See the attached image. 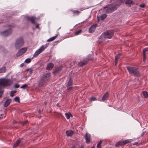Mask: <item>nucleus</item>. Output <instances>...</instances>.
Masks as SVG:
<instances>
[{"label":"nucleus","instance_id":"f257e3e1","mask_svg":"<svg viewBox=\"0 0 148 148\" xmlns=\"http://www.w3.org/2000/svg\"><path fill=\"white\" fill-rule=\"evenodd\" d=\"M129 73H131L134 76L139 77L140 75L139 72L137 69L131 66H127L126 67Z\"/></svg>","mask_w":148,"mask_h":148},{"label":"nucleus","instance_id":"f03ea898","mask_svg":"<svg viewBox=\"0 0 148 148\" xmlns=\"http://www.w3.org/2000/svg\"><path fill=\"white\" fill-rule=\"evenodd\" d=\"M119 5H109L105 7L104 8H107L106 9V12L107 13H109L112 12L116 10Z\"/></svg>","mask_w":148,"mask_h":148},{"label":"nucleus","instance_id":"7ed1b4c3","mask_svg":"<svg viewBox=\"0 0 148 148\" xmlns=\"http://www.w3.org/2000/svg\"><path fill=\"white\" fill-rule=\"evenodd\" d=\"M13 83L12 80L3 79L0 80V86L4 87L10 86Z\"/></svg>","mask_w":148,"mask_h":148},{"label":"nucleus","instance_id":"20e7f679","mask_svg":"<svg viewBox=\"0 0 148 148\" xmlns=\"http://www.w3.org/2000/svg\"><path fill=\"white\" fill-rule=\"evenodd\" d=\"M24 44V41L22 37H20L16 40L15 44V47L16 49H18L22 47Z\"/></svg>","mask_w":148,"mask_h":148},{"label":"nucleus","instance_id":"39448f33","mask_svg":"<svg viewBox=\"0 0 148 148\" xmlns=\"http://www.w3.org/2000/svg\"><path fill=\"white\" fill-rule=\"evenodd\" d=\"M114 34V32L113 30H109L103 34L101 36H103L105 38L110 39L112 38Z\"/></svg>","mask_w":148,"mask_h":148},{"label":"nucleus","instance_id":"423d86ee","mask_svg":"<svg viewBox=\"0 0 148 148\" xmlns=\"http://www.w3.org/2000/svg\"><path fill=\"white\" fill-rule=\"evenodd\" d=\"M46 47H47L45 45H43L38 50L35 52L34 54V57H37L45 49Z\"/></svg>","mask_w":148,"mask_h":148},{"label":"nucleus","instance_id":"0eeeda50","mask_svg":"<svg viewBox=\"0 0 148 148\" xmlns=\"http://www.w3.org/2000/svg\"><path fill=\"white\" fill-rule=\"evenodd\" d=\"M130 142L129 140H126L123 141H119L115 144V147H118L120 146L125 145L126 144L129 143Z\"/></svg>","mask_w":148,"mask_h":148},{"label":"nucleus","instance_id":"6e6552de","mask_svg":"<svg viewBox=\"0 0 148 148\" xmlns=\"http://www.w3.org/2000/svg\"><path fill=\"white\" fill-rule=\"evenodd\" d=\"M12 31L10 28V29L7 30L1 33V36H7L10 35L12 33Z\"/></svg>","mask_w":148,"mask_h":148},{"label":"nucleus","instance_id":"1a4fd4ad","mask_svg":"<svg viewBox=\"0 0 148 148\" xmlns=\"http://www.w3.org/2000/svg\"><path fill=\"white\" fill-rule=\"evenodd\" d=\"M27 50V48H23L20 50L16 54V56L19 57L25 53Z\"/></svg>","mask_w":148,"mask_h":148},{"label":"nucleus","instance_id":"9d476101","mask_svg":"<svg viewBox=\"0 0 148 148\" xmlns=\"http://www.w3.org/2000/svg\"><path fill=\"white\" fill-rule=\"evenodd\" d=\"M97 26V24H95L91 26L89 29V32L90 33L93 32L95 30Z\"/></svg>","mask_w":148,"mask_h":148},{"label":"nucleus","instance_id":"9b49d317","mask_svg":"<svg viewBox=\"0 0 148 148\" xmlns=\"http://www.w3.org/2000/svg\"><path fill=\"white\" fill-rule=\"evenodd\" d=\"M89 60V59L86 58H84L83 61H81L80 62H78V65H85L88 63Z\"/></svg>","mask_w":148,"mask_h":148},{"label":"nucleus","instance_id":"f8f14e48","mask_svg":"<svg viewBox=\"0 0 148 148\" xmlns=\"http://www.w3.org/2000/svg\"><path fill=\"white\" fill-rule=\"evenodd\" d=\"M50 75L51 73H48L42 76V77L46 82L49 79Z\"/></svg>","mask_w":148,"mask_h":148},{"label":"nucleus","instance_id":"ddd939ff","mask_svg":"<svg viewBox=\"0 0 148 148\" xmlns=\"http://www.w3.org/2000/svg\"><path fill=\"white\" fill-rule=\"evenodd\" d=\"M85 139L87 143H89L90 140V134H89L88 133H86L85 136Z\"/></svg>","mask_w":148,"mask_h":148},{"label":"nucleus","instance_id":"4468645a","mask_svg":"<svg viewBox=\"0 0 148 148\" xmlns=\"http://www.w3.org/2000/svg\"><path fill=\"white\" fill-rule=\"evenodd\" d=\"M62 67L61 66H60L58 67H56L54 71L53 72V74H56L58 73L62 70Z\"/></svg>","mask_w":148,"mask_h":148},{"label":"nucleus","instance_id":"2eb2a0df","mask_svg":"<svg viewBox=\"0 0 148 148\" xmlns=\"http://www.w3.org/2000/svg\"><path fill=\"white\" fill-rule=\"evenodd\" d=\"M46 82V81L42 77L40 80L39 81L38 86L40 87L43 85Z\"/></svg>","mask_w":148,"mask_h":148},{"label":"nucleus","instance_id":"dca6fc26","mask_svg":"<svg viewBox=\"0 0 148 148\" xmlns=\"http://www.w3.org/2000/svg\"><path fill=\"white\" fill-rule=\"evenodd\" d=\"M27 19L28 20L30 21L32 23L35 24L36 23L35 21L36 18L35 17H27Z\"/></svg>","mask_w":148,"mask_h":148},{"label":"nucleus","instance_id":"f3484780","mask_svg":"<svg viewBox=\"0 0 148 148\" xmlns=\"http://www.w3.org/2000/svg\"><path fill=\"white\" fill-rule=\"evenodd\" d=\"M11 101V99H7L3 105V106L4 107H6L10 105Z\"/></svg>","mask_w":148,"mask_h":148},{"label":"nucleus","instance_id":"a211bd4d","mask_svg":"<svg viewBox=\"0 0 148 148\" xmlns=\"http://www.w3.org/2000/svg\"><path fill=\"white\" fill-rule=\"evenodd\" d=\"M109 97V93L108 92H106L103 96L102 99V101H104L107 100V99Z\"/></svg>","mask_w":148,"mask_h":148},{"label":"nucleus","instance_id":"6ab92c4d","mask_svg":"<svg viewBox=\"0 0 148 148\" xmlns=\"http://www.w3.org/2000/svg\"><path fill=\"white\" fill-rule=\"evenodd\" d=\"M66 133L67 136H70L74 134V132L72 130H67L66 132Z\"/></svg>","mask_w":148,"mask_h":148},{"label":"nucleus","instance_id":"aec40b11","mask_svg":"<svg viewBox=\"0 0 148 148\" xmlns=\"http://www.w3.org/2000/svg\"><path fill=\"white\" fill-rule=\"evenodd\" d=\"M121 54L120 53L118 54L116 56L115 58V65H116L117 64L118 60L119 59L121 56Z\"/></svg>","mask_w":148,"mask_h":148},{"label":"nucleus","instance_id":"412c9836","mask_svg":"<svg viewBox=\"0 0 148 148\" xmlns=\"http://www.w3.org/2000/svg\"><path fill=\"white\" fill-rule=\"evenodd\" d=\"M21 142V140L20 139L18 140H16L13 145V148H16L18 146V145Z\"/></svg>","mask_w":148,"mask_h":148},{"label":"nucleus","instance_id":"4be33fe9","mask_svg":"<svg viewBox=\"0 0 148 148\" xmlns=\"http://www.w3.org/2000/svg\"><path fill=\"white\" fill-rule=\"evenodd\" d=\"M125 3L126 4H128L129 6H130L131 5H133L134 4L132 0H126Z\"/></svg>","mask_w":148,"mask_h":148},{"label":"nucleus","instance_id":"5701e85b","mask_svg":"<svg viewBox=\"0 0 148 148\" xmlns=\"http://www.w3.org/2000/svg\"><path fill=\"white\" fill-rule=\"evenodd\" d=\"M57 36H58V35H56V36H55L52 37H51L49 39H48L47 40V41L48 42H51V41H53L57 37Z\"/></svg>","mask_w":148,"mask_h":148},{"label":"nucleus","instance_id":"b1692460","mask_svg":"<svg viewBox=\"0 0 148 148\" xmlns=\"http://www.w3.org/2000/svg\"><path fill=\"white\" fill-rule=\"evenodd\" d=\"M65 115L67 119H69L70 116H71L72 117H73L72 115L70 113H66Z\"/></svg>","mask_w":148,"mask_h":148},{"label":"nucleus","instance_id":"393cba45","mask_svg":"<svg viewBox=\"0 0 148 148\" xmlns=\"http://www.w3.org/2000/svg\"><path fill=\"white\" fill-rule=\"evenodd\" d=\"M107 15L106 14H102L101 15L100 18L101 20H103L107 17Z\"/></svg>","mask_w":148,"mask_h":148},{"label":"nucleus","instance_id":"a878e982","mask_svg":"<svg viewBox=\"0 0 148 148\" xmlns=\"http://www.w3.org/2000/svg\"><path fill=\"white\" fill-rule=\"evenodd\" d=\"M143 96L145 98H148V94L147 91H143Z\"/></svg>","mask_w":148,"mask_h":148},{"label":"nucleus","instance_id":"bb28decb","mask_svg":"<svg viewBox=\"0 0 148 148\" xmlns=\"http://www.w3.org/2000/svg\"><path fill=\"white\" fill-rule=\"evenodd\" d=\"M73 84V83L71 80V78L70 77L69 80L67 84V86H72Z\"/></svg>","mask_w":148,"mask_h":148},{"label":"nucleus","instance_id":"cd10ccee","mask_svg":"<svg viewBox=\"0 0 148 148\" xmlns=\"http://www.w3.org/2000/svg\"><path fill=\"white\" fill-rule=\"evenodd\" d=\"M5 71L6 69L5 66H3L2 68L0 69V73L5 72Z\"/></svg>","mask_w":148,"mask_h":148},{"label":"nucleus","instance_id":"c85d7f7f","mask_svg":"<svg viewBox=\"0 0 148 148\" xmlns=\"http://www.w3.org/2000/svg\"><path fill=\"white\" fill-rule=\"evenodd\" d=\"M53 65H47V69L48 70H51L53 67Z\"/></svg>","mask_w":148,"mask_h":148},{"label":"nucleus","instance_id":"c756f323","mask_svg":"<svg viewBox=\"0 0 148 148\" xmlns=\"http://www.w3.org/2000/svg\"><path fill=\"white\" fill-rule=\"evenodd\" d=\"M82 30L81 29H79L75 33V35H77L79 34H80L82 32Z\"/></svg>","mask_w":148,"mask_h":148},{"label":"nucleus","instance_id":"7c9ffc66","mask_svg":"<svg viewBox=\"0 0 148 148\" xmlns=\"http://www.w3.org/2000/svg\"><path fill=\"white\" fill-rule=\"evenodd\" d=\"M31 59L30 58H29L26 59L25 60V62L27 63H29L30 62H31Z\"/></svg>","mask_w":148,"mask_h":148},{"label":"nucleus","instance_id":"2f4dec72","mask_svg":"<svg viewBox=\"0 0 148 148\" xmlns=\"http://www.w3.org/2000/svg\"><path fill=\"white\" fill-rule=\"evenodd\" d=\"M16 92V91H12L10 93V96L11 97H12L14 96V94Z\"/></svg>","mask_w":148,"mask_h":148},{"label":"nucleus","instance_id":"473e14b6","mask_svg":"<svg viewBox=\"0 0 148 148\" xmlns=\"http://www.w3.org/2000/svg\"><path fill=\"white\" fill-rule=\"evenodd\" d=\"M14 100L15 101L17 102H20L19 98L18 97H16L14 98Z\"/></svg>","mask_w":148,"mask_h":148},{"label":"nucleus","instance_id":"72a5a7b5","mask_svg":"<svg viewBox=\"0 0 148 148\" xmlns=\"http://www.w3.org/2000/svg\"><path fill=\"white\" fill-rule=\"evenodd\" d=\"M27 87V85L26 84H24L21 86L20 88H21L25 89Z\"/></svg>","mask_w":148,"mask_h":148},{"label":"nucleus","instance_id":"f704fd0d","mask_svg":"<svg viewBox=\"0 0 148 148\" xmlns=\"http://www.w3.org/2000/svg\"><path fill=\"white\" fill-rule=\"evenodd\" d=\"M73 14H78L80 12L78 11L77 10H74L73 11Z\"/></svg>","mask_w":148,"mask_h":148},{"label":"nucleus","instance_id":"c9c22d12","mask_svg":"<svg viewBox=\"0 0 148 148\" xmlns=\"http://www.w3.org/2000/svg\"><path fill=\"white\" fill-rule=\"evenodd\" d=\"M147 51H148V47L145 48V49L143 50V54L144 53L145 54V52Z\"/></svg>","mask_w":148,"mask_h":148},{"label":"nucleus","instance_id":"e433bc0d","mask_svg":"<svg viewBox=\"0 0 148 148\" xmlns=\"http://www.w3.org/2000/svg\"><path fill=\"white\" fill-rule=\"evenodd\" d=\"M146 5L144 3L140 4V8H144L145 7Z\"/></svg>","mask_w":148,"mask_h":148},{"label":"nucleus","instance_id":"4c0bfd02","mask_svg":"<svg viewBox=\"0 0 148 148\" xmlns=\"http://www.w3.org/2000/svg\"><path fill=\"white\" fill-rule=\"evenodd\" d=\"M67 86V89L69 90H71L72 89V87L71 86Z\"/></svg>","mask_w":148,"mask_h":148},{"label":"nucleus","instance_id":"58836bf2","mask_svg":"<svg viewBox=\"0 0 148 148\" xmlns=\"http://www.w3.org/2000/svg\"><path fill=\"white\" fill-rule=\"evenodd\" d=\"M14 86L15 88H18L19 87V85L17 84H16L14 85Z\"/></svg>","mask_w":148,"mask_h":148},{"label":"nucleus","instance_id":"ea45409f","mask_svg":"<svg viewBox=\"0 0 148 148\" xmlns=\"http://www.w3.org/2000/svg\"><path fill=\"white\" fill-rule=\"evenodd\" d=\"M143 61L144 62H145V54L144 53L143 54Z\"/></svg>","mask_w":148,"mask_h":148},{"label":"nucleus","instance_id":"a19ab883","mask_svg":"<svg viewBox=\"0 0 148 148\" xmlns=\"http://www.w3.org/2000/svg\"><path fill=\"white\" fill-rule=\"evenodd\" d=\"M4 92V90L3 89L0 90V94L2 95L3 94Z\"/></svg>","mask_w":148,"mask_h":148},{"label":"nucleus","instance_id":"79ce46f5","mask_svg":"<svg viewBox=\"0 0 148 148\" xmlns=\"http://www.w3.org/2000/svg\"><path fill=\"white\" fill-rule=\"evenodd\" d=\"M96 100V98L94 97H91L90 98V100L92 101H93Z\"/></svg>","mask_w":148,"mask_h":148},{"label":"nucleus","instance_id":"37998d69","mask_svg":"<svg viewBox=\"0 0 148 148\" xmlns=\"http://www.w3.org/2000/svg\"><path fill=\"white\" fill-rule=\"evenodd\" d=\"M28 123V121H26L24 122H23L22 123V124H23V125H24L26 124L27 123Z\"/></svg>","mask_w":148,"mask_h":148},{"label":"nucleus","instance_id":"c03bdc74","mask_svg":"<svg viewBox=\"0 0 148 148\" xmlns=\"http://www.w3.org/2000/svg\"><path fill=\"white\" fill-rule=\"evenodd\" d=\"M97 148H101V145L98 143L97 145Z\"/></svg>","mask_w":148,"mask_h":148},{"label":"nucleus","instance_id":"a18cd8bd","mask_svg":"<svg viewBox=\"0 0 148 148\" xmlns=\"http://www.w3.org/2000/svg\"><path fill=\"white\" fill-rule=\"evenodd\" d=\"M39 25L38 24H36V28H39Z\"/></svg>","mask_w":148,"mask_h":148},{"label":"nucleus","instance_id":"49530a36","mask_svg":"<svg viewBox=\"0 0 148 148\" xmlns=\"http://www.w3.org/2000/svg\"><path fill=\"white\" fill-rule=\"evenodd\" d=\"M138 143H134L133 144V145H137Z\"/></svg>","mask_w":148,"mask_h":148},{"label":"nucleus","instance_id":"de8ad7c7","mask_svg":"<svg viewBox=\"0 0 148 148\" xmlns=\"http://www.w3.org/2000/svg\"><path fill=\"white\" fill-rule=\"evenodd\" d=\"M102 141H101V140H100V141H99V144H100L101 145V143H102Z\"/></svg>","mask_w":148,"mask_h":148},{"label":"nucleus","instance_id":"09e8293b","mask_svg":"<svg viewBox=\"0 0 148 148\" xmlns=\"http://www.w3.org/2000/svg\"><path fill=\"white\" fill-rule=\"evenodd\" d=\"M79 148H84V146L83 145H82L81 147Z\"/></svg>","mask_w":148,"mask_h":148},{"label":"nucleus","instance_id":"8fccbe9b","mask_svg":"<svg viewBox=\"0 0 148 148\" xmlns=\"http://www.w3.org/2000/svg\"><path fill=\"white\" fill-rule=\"evenodd\" d=\"M71 148H75V147L74 145Z\"/></svg>","mask_w":148,"mask_h":148},{"label":"nucleus","instance_id":"3c124183","mask_svg":"<svg viewBox=\"0 0 148 148\" xmlns=\"http://www.w3.org/2000/svg\"><path fill=\"white\" fill-rule=\"evenodd\" d=\"M77 64V62H75L74 63H73V64Z\"/></svg>","mask_w":148,"mask_h":148},{"label":"nucleus","instance_id":"603ef678","mask_svg":"<svg viewBox=\"0 0 148 148\" xmlns=\"http://www.w3.org/2000/svg\"><path fill=\"white\" fill-rule=\"evenodd\" d=\"M144 134H145V132H143V133H142V134L141 136H142L144 135Z\"/></svg>","mask_w":148,"mask_h":148},{"label":"nucleus","instance_id":"864d4df0","mask_svg":"<svg viewBox=\"0 0 148 148\" xmlns=\"http://www.w3.org/2000/svg\"><path fill=\"white\" fill-rule=\"evenodd\" d=\"M48 65H53L52 64V63H49L48 64Z\"/></svg>","mask_w":148,"mask_h":148},{"label":"nucleus","instance_id":"5fc2aeb1","mask_svg":"<svg viewBox=\"0 0 148 148\" xmlns=\"http://www.w3.org/2000/svg\"><path fill=\"white\" fill-rule=\"evenodd\" d=\"M99 18L98 17V21H99Z\"/></svg>","mask_w":148,"mask_h":148},{"label":"nucleus","instance_id":"6e6d98bb","mask_svg":"<svg viewBox=\"0 0 148 148\" xmlns=\"http://www.w3.org/2000/svg\"><path fill=\"white\" fill-rule=\"evenodd\" d=\"M32 73V71H31H31H30V73Z\"/></svg>","mask_w":148,"mask_h":148},{"label":"nucleus","instance_id":"4d7b16f0","mask_svg":"<svg viewBox=\"0 0 148 148\" xmlns=\"http://www.w3.org/2000/svg\"><path fill=\"white\" fill-rule=\"evenodd\" d=\"M2 95H0V97H2Z\"/></svg>","mask_w":148,"mask_h":148},{"label":"nucleus","instance_id":"13d9d810","mask_svg":"<svg viewBox=\"0 0 148 148\" xmlns=\"http://www.w3.org/2000/svg\"><path fill=\"white\" fill-rule=\"evenodd\" d=\"M95 148V146H93L92 148Z\"/></svg>","mask_w":148,"mask_h":148},{"label":"nucleus","instance_id":"bf43d9fd","mask_svg":"<svg viewBox=\"0 0 148 148\" xmlns=\"http://www.w3.org/2000/svg\"><path fill=\"white\" fill-rule=\"evenodd\" d=\"M40 110H39V112H40Z\"/></svg>","mask_w":148,"mask_h":148},{"label":"nucleus","instance_id":"052dcab7","mask_svg":"<svg viewBox=\"0 0 148 148\" xmlns=\"http://www.w3.org/2000/svg\"><path fill=\"white\" fill-rule=\"evenodd\" d=\"M23 65H21V67H22Z\"/></svg>","mask_w":148,"mask_h":148},{"label":"nucleus","instance_id":"680f3d73","mask_svg":"<svg viewBox=\"0 0 148 148\" xmlns=\"http://www.w3.org/2000/svg\"><path fill=\"white\" fill-rule=\"evenodd\" d=\"M21 65H23V64H22Z\"/></svg>","mask_w":148,"mask_h":148},{"label":"nucleus","instance_id":"e2e57ef3","mask_svg":"<svg viewBox=\"0 0 148 148\" xmlns=\"http://www.w3.org/2000/svg\"><path fill=\"white\" fill-rule=\"evenodd\" d=\"M29 70V69H27V71L28 70Z\"/></svg>","mask_w":148,"mask_h":148}]
</instances>
